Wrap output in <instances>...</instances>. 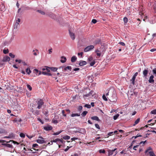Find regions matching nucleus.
Segmentation results:
<instances>
[{
  "instance_id": "nucleus-55",
  "label": "nucleus",
  "mask_w": 156,
  "mask_h": 156,
  "mask_svg": "<svg viewBox=\"0 0 156 156\" xmlns=\"http://www.w3.org/2000/svg\"><path fill=\"white\" fill-rule=\"evenodd\" d=\"M62 114L64 116L66 117V114L65 113V111L64 110H62Z\"/></svg>"
},
{
  "instance_id": "nucleus-19",
  "label": "nucleus",
  "mask_w": 156,
  "mask_h": 156,
  "mask_svg": "<svg viewBox=\"0 0 156 156\" xmlns=\"http://www.w3.org/2000/svg\"><path fill=\"white\" fill-rule=\"evenodd\" d=\"M94 43L96 44H101V40L100 39H98L94 41Z\"/></svg>"
},
{
  "instance_id": "nucleus-60",
  "label": "nucleus",
  "mask_w": 156,
  "mask_h": 156,
  "mask_svg": "<svg viewBox=\"0 0 156 156\" xmlns=\"http://www.w3.org/2000/svg\"><path fill=\"white\" fill-rule=\"evenodd\" d=\"M119 44L122 46H124L125 45V44L122 42H120Z\"/></svg>"
},
{
  "instance_id": "nucleus-3",
  "label": "nucleus",
  "mask_w": 156,
  "mask_h": 156,
  "mask_svg": "<svg viewBox=\"0 0 156 156\" xmlns=\"http://www.w3.org/2000/svg\"><path fill=\"white\" fill-rule=\"evenodd\" d=\"M94 47L93 45H91L87 47L84 49V51L85 52H87L93 49Z\"/></svg>"
},
{
  "instance_id": "nucleus-49",
  "label": "nucleus",
  "mask_w": 156,
  "mask_h": 156,
  "mask_svg": "<svg viewBox=\"0 0 156 156\" xmlns=\"http://www.w3.org/2000/svg\"><path fill=\"white\" fill-rule=\"evenodd\" d=\"M95 64V62L94 61H93L91 62L90 63V66H93L94 64Z\"/></svg>"
},
{
  "instance_id": "nucleus-56",
  "label": "nucleus",
  "mask_w": 156,
  "mask_h": 156,
  "mask_svg": "<svg viewBox=\"0 0 156 156\" xmlns=\"http://www.w3.org/2000/svg\"><path fill=\"white\" fill-rule=\"evenodd\" d=\"M152 148L151 147H149L147 148V150H146V152H148L149 151L151 150Z\"/></svg>"
},
{
  "instance_id": "nucleus-17",
  "label": "nucleus",
  "mask_w": 156,
  "mask_h": 156,
  "mask_svg": "<svg viewBox=\"0 0 156 156\" xmlns=\"http://www.w3.org/2000/svg\"><path fill=\"white\" fill-rule=\"evenodd\" d=\"M37 142L39 144H42L45 142L44 140H43L38 139L36 140Z\"/></svg>"
},
{
  "instance_id": "nucleus-43",
  "label": "nucleus",
  "mask_w": 156,
  "mask_h": 156,
  "mask_svg": "<svg viewBox=\"0 0 156 156\" xmlns=\"http://www.w3.org/2000/svg\"><path fill=\"white\" fill-rule=\"evenodd\" d=\"M58 141L60 142V143H59L60 144H64L65 142V141L64 140H63L62 139H60V140H59Z\"/></svg>"
},
{
  "instance_id": "nucleus-24",
  "label": "nucleus",
  "mask_w": 156,
  "mask_h": 156,
  "mask_svg": "<svg viewBox=\"0 0 156 156\" xmlns=\"http://www.w3.org/2000/svg\"><path fill=\"white\" fill-rule=\"evenodd\" d=\"M98 152L100 154H105L106 153V151L104 149H100L98 151Z\"/></svg>"
},
{
  "instance_id": "nucleus-11",
  "label": "nucleus",
  "mask_w": 156,
  "mask_h": 156,
  "mask_svg": "<svg viewBox=\"0 0 156 156\" xmlns=\"http://www.w3.org/2000/svg\"><path fill=\"white\" fill-rule=\"evenodd\" d=\"M148 73V70L147 69H145L143 71V75H144V77L146 78L147 75Z\"/></svg>"
},
{
  "instance_id": "nucleus-31",
  "label": "nucleus",
  "mask_w": 156,
  "mask_h": 156,
  "mask_svg": "<svg viewBox=\"0 0 156 156\" xmlns=\"http://www.w3.org/2000/svg\"><path fill=\"white\" fill-rule=\"evenodd\" d=\"M44 115L46 117H47L48 115V112L47 110L44 111L43 112Z\"/></svg>"
},
{
  "instance_id": "nucleus-4",
  "label": "nucleus",
  "mask_w": 156,
  "mask_h": 156,
  "mask_svg": "<svg viewBox=\"0 0 156 156\" xmlns=\"http://www.w3.org/2000/svg\"><path fill=\"white\" fill-rule=\"evenodd\" d=\"M44 129L46 131H49L52 129V127L51 126L48 125L47 126H44Z\"/></svg>"
},
{
  "instance_id": "nucleus-20",
  "label": "nucleus",
  "mask_w": 156,
  "mask_h": 156,
  "mask_svg": "<svg viewBox=\"0 0 156 156\" xmlns=\"http://www.w3.org/2000/svg\"><path fill=\"white\" fill-rule=\"evenodd\" d=\"M77 59V58L75 56H73L71 58V61L72 62H75Z\"/></svg>"
},
{
  "instance_id": "nucleus-48",
  "label": "nucleus",
  "mask_w": 156,
  "mask_h": 156,
  "mask_svg": "<svg viewBox=\"0 0 156 156\" xmlns=\"http://www.w3.org/2000/svg\"><path fill=\"white\" fill-rule=\"evenodd\" d=\"M20 135L21 137L23 138H24L25 137V135L24 133H21Z\"/></svg>"
},
{
  "instance_id": "nucleus-5",
  "label": "nucleus",
  "mask_w": 156,
  "mask_h": 156,
  "mask_svg": "<svg viewBox=\"0 0 156 156\" xmlns=\"http://www.w3.org/2000/svg\"><path fill=\"white\" fill-rule=\"evenodd\" d=\"M154 76L152 75H151L150 77L149 80H148L149 82L150 83L153 84L154 83Z\"/></svg>"
},
{
  "instance_id": "nucleus-59",
  "label": "nucleus",
  "mask_w": 156,
  "mask_h": 156,
  "mask_svg": "<svg viewBox=\"0 0 156 156\" xmlns=\"http://www.w3.org/2000/svg\"><path fill=\"white\" fill-rule=\"evenodd\" d=\"M38 146V145L37 144H33L32 147H37Z\"/></svg>"
},
{
  "instance_id": "nucleus-27",
  "label": "nucleus",
  "mask_w": 156,
  "mask_h": 156,
  "mask_svg": "<svg viewBox=\"0 0 156 156\" xmlns=\"http://www.w3.org/2000/svg\"><path fill=\"white\" fill-rule=\"evenodd\" d=\"M26 71L29 75L31 72V71L29 68H27L26 69Z\"/></svg>"
},
{
  "instance_id": "nucleus-63",
  "label": "nucleus",
  "mask_w": 156,
  "mask_h": 156,
  "mask_svg": "<svg viewBox=\"0 0 156 156\" xmlns=\"http://www.w3.org/2000/svg\"><path fill=\"white\" fill-rule=\"evenodd\" d=\"M88 60L89 61H91L93 60V58L92 57H90L88 58Z\"/></svg>"
},
{
  "instance_id": "nucleus-53",
  "label": "nucleus",
  "mask_w": 156,
  "mask_h": 156,
  "mask_svg": "<svg viewBox=\"0 0 156 156\" xmlns=\"http://www.w3.org/2000/svg\"><path fill=\"white\" fill-rule=\"evenodd\" d=\"M39 71L38 69H35L33 70L34 72L36 74H37Z\"/></svg>"
},
{
  "instance_id": "nucleus-38",
  "label": "nucleus",
  "mask_w": 156,
  "mask_h": 156,
  "mask_svg": "<svg viewBox=\"0 0 156 156\" xmlns=\"http://www.w3.org/2000/svg\"><path fill=\"white\" fill-rule=\"evenodd\" d=\"M123 21L125 23H126L128 22V19L126 17H125L123 18Z\"/></svg>"
},
{
  "instance_id": "nucleus-42",
  "label": "nucleus",
  "mask_w": 156,
  "mask_h": 156,
  "mask_svg": "<svg viewBox=\"0 0 156 156\" xmlns=\"http://www.w3.org/2000/svg\"><path fill=\"white\" fill-rule=\"evenodd\" d=\"M37 11L39 13H40L42 15H44L45 14L44 12L41 10H37Z\"/></svg>"
},
{
  "instance_id": "nucleus-39",
  "label": "nucleus",
  "mask_w": 156,
  "mask_h": 156,
  "mask_svg": "<svg viewBox=\"0 0 156 156\" xmlns=\"http://www.w3.org/2000/svg\"><path fill=\"white\" fill-rule=\"evenodd\" d=\"M103 99L105 101H107L108 100L107 98L106 97L105 95L103 94L102 97Z\"/></svg>"
},
{
  "instance_id": "nucleus-7",
  "label": "nucleus",
  "mask_w": 156,
  "mask_h": 156,
  "mask_svg": "<svg viewBox=\"0 0 156 156\" xmlns=\"http://www.w3.org/2000/svg\"><path fill=\"white\" fill-rule=\"evenodd\" d=\"M10 60V58L8 56H5L3 57L2 61L3 62H9Z\"/></svg>"
},
{
  "instance_id": "nucleus-23",
  "label": "nucleus",
  "mask_w": 156,
  "mask_h": 156,
  "mask_svg": "<svg viewBox=\"0 0 156 156\" xmlns=\"http://www.w3.org/2000/svg\"><path fill=\"white\" fill-rule=\"evenodd\" d=\"M140 118H138L135 122L134 124H133V126H135L137 124L140 122Z\"/></svg>"
},
{
  "instance_id": "nucleus-44",
  "label": "nucleus",
  "mask_w": 156,
  "mask_h": 156,
  "mask_svg": "<svg viewBox=\"0 0 156 156\" xmlns=\"http://www.w3.org/2000/svg\"><path fill=\"white\" fill-rule=\"evenodd\" d=\"M9 50L8 49H4L3 50V52L5 54H6L9 52Z\"/></svg>"
},
{
  "instance_id": "nucleus-50",
  "label": "nucleus",
  "mask_w": 156,
  "mask_h": 156,
  "mask_svg": "<svg viewBox=\"0 0 156 156\" xmlns=\"http://www.w3.org/2000/svg\"><path fill=\"white\" fill-rule=\"evenodd\" d=\"M24 7L25 8L24 9H27V10H29L31 8L29 7H24L23 6H21V8H23Z\"/></svg>"
},
{
  "instance_id": "nucleus-45",
  "label": "nucleus",
  "mask_w": 156,
  "mask_h": 156,
  "mask_svg": "<svg viewBox=\"0 0 156 156\" xmlns=\"http://www.w3.org/2000/svg\"><path fill=\"white\" fill-rule=\"evenodd\" d=\"M9 56L12 58H14L15 57V55L11 53H9Z\"/></svg>"
},
{
  "instance_id": "nucleus-37",
  "label": "nucleus",
  "mask_w": 156,
  "mask_h": 156,
  "mask_svg": "<svg viewBox=\"0 0 156 156\" xmlns=\"http://www.w3.org/2000/svg\"><path fill=\"white\" fill-rule=\"evenodd\" d=\"M84 107L86 108H90L91 107V105H90L86 104L84 105Z\"/></svg>"
},
{
  "instance_id": "nucleus-22",
  "label": "nucleus",
  "mask_w": 156,
  "mask_h": 156,
  "mask_svg": "<svg viewBox=\"0 0 156 156\" xmlns=\"http://www.w3.org/2000/svg\"><path fill=\"white\" fill-rule=\"evenodd\" d=\"M50 68V69L53 72H55L58 69V68L57 67H50V68Z\"/></svg>"
},
{
  "instance_id": "nucleus-51",
  "label": "nucleus",
  "mask_w": 156,
  "mask_h": 156,
  "mask_svg": "<svg viewBox=\"0 0 156 156\" xmlns=\"http://www.w3.org/2000/svg\"><path fill=\"white\" fill-rule=\"evenodd\" d=\"M37 120L38 121H39L41 123V124H43L44 123V122L40 118H38Z\"/></svg>"
},
{
  "instance_id": "nucleus-41",
  "label": "nucleus",
  "mask_w": 156,
  "mask_h": 156,
  "mask_svg": "<svg viewBox=\"0 0 156 156\" xmlns=\"http://www.w3.org/2000/svg\"><path fill=\"white\" fill-rule=\"evenodd\" d=\"M150 113L152 114H156V109L151 111Z\"/></svg>"
},
{
  "instance_id": "nucleus-25",
  "label": "nucleus",
  "mask_w": 156,
  "mask_h": 156,
  "mask_svg": "<svg viewBox=\"0 0 156 156\" xmlns=\"http://www.w3.org/2000/svg\"><path fill=\"white\" fill-rule=\"evenodd\" d=\"M63 138L65 140H68L70 138V136L66 135L63 137Z\"/></svg>"
},
{
  "instance_id": "nucleus-2",
  "label": "nucleus",
  "mask_w": 156,
  "mask_h": 156,
  "mask_svg": "<svg viewBox=\"0 0 156 156\" xmlns=\"http://www.w3.org/2000/svg\"><path fill=\"white\" fill-rule=\"evenodd\" d=\"M37 103L38 105L37 108L38 109H40L41 108L42 106L44 105V102L42 100L40 99L38 101Z\"/></svg>"
},
{
  "instance_id": "nucleus-30",
  "label": "nucleus",
  "mask_w": 156,
  "mask_h": 156,
  "mask_svg": "<svg viewBox=\"0 0 156 156\" xmlns=\"http://www.w3.org/2000/svg\"><path fill=\"white\" fill-rule=\"evenodd\" d=\"M80 115V114L78 113H73L71 114V116L72 117H73L76 116H79Z\"/></svg>"
},
{
  "instance_id": "nucleus-10",
  "label": "nucleus",
  "mask_w": 156,
  "mask_h": 156,
  "mask_svg": "<svg viewBox=\"0 0 156 156\" xmlns=\"http://www.w3.org/2000/svg\"><path fill=\"white\" fill-rule=\"evenodd\" d=\"M2 145L8 147L12 148L13 147L12 144H9L2 143Z\"/></svg>"
},
{
  "instance_id": "nucleus-57",
  "label": "nucleus",
  "mask_w": 156,
  "mask_h": 156,
  "mask_svg": "<svg viewBox=\"0 0 156 156\" xmlns=\"http://www.w3.org/2000/svg\"><path fill=\"white\" fill-rule=\"evenodd\" d=\"M97 22V20L95 19H93L92 20V22L94 24L96 23Z\"/></svg>"
},
{
  "instance_id": "nucleus-34",
  "label": "nucleus",
  "mask_w": 156,
  "mask_h": 156,
  "mask_svg": "<svg viewBox=\"0 0 156 156\" xmlns=\"http://www.w3.org/2000/svg\"><path fill=\"white\" fill-rule=\"evenodd\" d=\"M62 131H59V132H56V133H54L53 134V135H58L59 134H60L62 132Z\"/></svg>"
},
{
  "instance_id": "nucleus-16",
  "label": "nucleus",
  "mask_w": 156,
  "mask_h": 156,
  "mask_svg": "<svg viewBox=\"0 0 156 156\" xmlns=\"http://www.w3.org/2000/svg\"><path fill=\"white\" fill-rule=\"evenodd\" d=\"M69 35L71 39L73 40H74L75 39V36L74 34L73 33L71 32L70 30H69Z\"/></svg>"
},
{
  "instance_id": "nucleus-46",
  "label": "nucleus",
  "mask_w": 156,
  "mask_h": 156,
  "mask_svg": "<svg viewBox=\"0 0 156 156\" xmlns=\"http://www.w3.org/2000/svg\"><path fill=\"white\" fill-rule=\"evenodd\" d=\"M19 25V23H16L14 25V29H17L18 25Z\"/></svg>"
},
{
  "instance_id": "nucleus-52",
  "label": "nucleus",
  "mask_w": 156,
  "mask_h": 156,
  "mask_svg": "<svg viewBox=\"0 0 156 156\" xmlns=\"http://www.w3.org/2000/svg\"><path fill=\"white\" fill-rule=\"evenodd\" d=\"M152 72L154 74H155V76H156V68H154L152 70Z\"/></svg>"
},
{
  "instance_id": "nucleus-21",
  "label": "nucleus",
  "mask_w": 156,
  "mask_h": 156,
  "mask_svg": "<svg viewBox=\"0 0 156 156\" xmlns=\"http://www.w3.org/2000/svg\"><path fill=\"white\" fill-rule=\"evenodd\" d=\"M49 67H46V68H43L42 70L43 71L46 70L47 71V72L48 73H51L50 72V69L49 68Z\"/></svg>"
},
{
  "instance_id": "nucleus-29",
  "label": "nucleus",
  "mask_w": 156,
  "mask_h": 156,
  "mask_svg": "<svg viewBox=\"0 0 156 156\" xmlns=\"http://www.w3.org/2000/svg\"><path fill=\"white\" fill-rule=\"evenodd\" d=\"M87 113L88 112L87 111H84L81 113V115L83 117H85Z\"/></svg>"
},
{
  "instance_id": "nucleus-40",
  "label": "nucleus",
  "mask_w": 156,
  "mask_h": 156,
  "mask_svg": "<svg viewBox=\"0 0 156 156\" xmlns=\"http://www.w3.org/2000/svg\"><path fill=\"white\" fill-rule=\"evenodd\" d=\"M83 108V107L81 106H80L78 107V110L80 112H81V111Z\"/></svg>"
},
{
  "instance_id": "nucleus-28",
  "label": "nucleus",
  "mask_w": 156,
  "mask_h": 156,
  "mask_svg": "<svg viewBox=\"0 0 156 156\" xmlns=\"http://www.w3.org/2000/svg\"><path fill=\"white\" fill-rule=\"evenodd\" d=\"M5 132V131L4 129L0 127V134L4 133Z\"/></svg>"
},
{
  "instance_id": "nucleus-13",
  "label": "nucleus",
  "mask_w": 156,
  "mask_h": 156,
  "mask_svg": "<svg viewBox=\"0 0 156 156\" xmlns=\"http://www.w3.org/2000/svg\"><path fill=\"white\" fill-rule=\"evenodd\" d=\"M44 71H43L42 72V74L45 75H47V76H51L52 75V74L51 73H48L47 72V71L46 70H44Z\"/></svg>"
},
{
  "instance_id": "nucleus-58",
  "label": "nucleus",
  "mask_w": 156,
  "mask_h": 156,
  "mask_svg": "<svg viewBox=\"0 0 156 156\" xmlns=\"http://www.w3.org/2000/svg\"><path fill=\"white\" fill-rule=\"evenodd\" d=\"M95 127L98 129H100V127L99 126V125L97 124H96L95 125Z\"/></svg>"
},
{
  "instance_id": "nucleus-54",
  "label": "nucleus",
  "mask_w": 156,
  "mask_h": 156,
  "mask_svg": "<svg viewBox=\"0 0 156 156\" xmlns=\"http://www.w3.org/2000/svg\"><path fill=\"white\" fill-rule=\"evenodd\" d=\"M52 123L55 124H57L58 123V121L56 120H53Z\"/></svg>"
},
{
  "instance_id": "nucleus-32",
  "label": "nucleus",
  "mask_w": 156,
  "mask_h": 156,
  "mask_svg": "<svg viewBox=\"0 0 156 156\" xmlns=\"http://www.w3.org/2000/svg\"><path fill=\"white\" fill-rule=\"evenodd\" d=\"M119 115L118 114H117L116 115H114L113 117V119L114 120H116L117 119L118 117L119 116Z\"/></svg>"
},
{
  "instance_id": "nucleus-12",
  "label": "nucleus",
  "mask_w": 156,
  "mask_h": 156,
  "mask_svg": "<svg viewBox=\"0 0 156 156\" xmlns=\"http://www.w3.org/2000/svg\"><path fill=\"white\" fill-rule=\"evenodd\" d=\"M15 134H14L13 133H11L9 134L8 136V138L11 139H13L15 138Z\"/></svg>"
},
{
  "instance_id": "nucleus-33",
  "label": "nucleus",
  "mask_w": 156,
  "mask_h": 156,
  "mask_svg": "<svg viewBox=\"0 0 156 156\" xmlns=\"http://www.w3.org/2000/svg\"><path fill=\"white\" fill-rule=\"evenodd\" d=\"M10 141H10L9 142H7L6 140H0V142L1 143H3L4 142L9 143L10 142ZM12 141L13 142H14L13 141Z\"/></svg>"
},
{
  "instance_id": "nucleus-8",
  "label": "nucleus",
  "mask_w": 156,
  "mask_h": 156,
  "mask_svg": "<svg viewBox=\"0 0 156 156\" xmlns=\"http://www.w3.org/2000/svg\"><path fill=\"white\" fill-rule=\"evenodd\" d=\"M87 64V62L85 61L80 60V61L79 65L81 66H83Z\"/></svg>"
},
{
  "instance_id": "nucleus-36",
  "label": "nucleus",
  "mask_w": 156,
  "mask_h": 156,
  "mask_svg": "<svg viewBox=\"0 0 156 156\" xmlns=\"http://www.w3.org/2000/svg\"><path fill=\"white\" fill-rule=\"evenodd\" d=\"M50 16L51 18L54 19H55L56 18L55 15L53 14H51L50 15Z\"/></svg>"
},
{
  "instance_id": "nucleus-64",
  "label": "nucleus",
  "mask_w": 156,
  "mask_h": 156,
  "mask_svg": "<svg viewBox=\"0 0 156 156\" xmlns=\"http://www.w3.org/2000/svg\"><path fill=\"white\" fill-rule=\"evenodd\" d=\"M135 80H132V79H131L130 80V81L132 82V83L133 85L135 84Z\"/></svg>"
},
{
  "instance_id": "nucleus-61",
  "label": "nucleus",
  "mask_w": 156,
  "mask_h": 156,
  "mask_svg": "<svg viewBox=\"0 0 156 156\" xmlns=\"http://www.w3.org/2000/svg\"><path fill=\"white\" fill-rule=\"evenodd\" d=\"M139 146V145H136V146H134L133 147V149L136 151V148Z\"/></svg>"
},
{
  "instance_id": "nucleus-35",
  "label": "nucleus",
  "mask_w": 156,
  "mask_h": 156,
  "mask_svg": "<svg viewBox=\"0 0 156 156\" xmlns=\"http://www.w3.org/2000/svg\"><path fill=\"white\" fill-rule=\"evenodd\" d=\"M150 155L151 156H155L154 153L152 151H150L149 152Z\"/></svg>"
},
{
  "instance_id": "nucleus-47",
  "label": "nucleus",
  "mask_w": 156,
  "mask_h": 156,
  "mask_svg": "<svg viewBox=\"0 0 156 156\" xmlns=\"http://www.w3.org/2000/svg\"><path fill=\"white\" fill-rule=\"evenodd\" d=\"M27 88L28 89L30 90H31L32 89V88L29 85V84H27Z\"/></svg>"
},
{
  "instance_id": "nucleus-1",
  "label": "nucleus",
  "mask_w": 156,
  "mask_h": 156,
  "mask_svg": "<svg viewBox=\"0 0 156 156\" xmlns=\"http://www.w3.org/2000/svg\"><path fill=\"white\" fill-rule=\"evenodd\" d=\"M58 69H62V71L63 72H66L67 70H69L70 71L72 69V67L71 66H60L58 68Z\"/></svg>"
},
{
  "instance_id": "nucleus-9",
  "label": "nucleus",
  "mask_w": 156,
  "mask_h": 156,
  "mask_svg": "<svg viewBox=\"0 0 156 156\" xmlns=\"http://www.w3.org/2000/svg\"><path fill=\"white\" fill-rule=\"evenodd\" d=\"M117 149L116 148H115L114 150H109L108 151V156H110L112 155L113 154L114 152Z\"/></svg>"
},
{
  "instance_id": "nucleus-15",
  "label": "nucleus",
  "mask_w": 156,
  "mask_h": 156,
  "mask_svg": "<svg viewBox=\"0 0 156 156\" xmlns=\"http://www.w3.org/2000/svg\"><path fill=\"white\" fill-rule=\"evenodd\" d=\"M86 131L84 129H81L79 130V133L83 134H86Z\"/></svg>"
},
{
  "instance_id": "nucleus-14",
  "label": "nucleus",
  "mask_w": 156,
  "mask_h": 156,
  "mask_svg": "<svg viewBox=\"0 0 156 156\" xmlns=\"http://www.w3.org/2000/svg\"><path fill=\"white\" fill-rule=\"evenodd\" d=\"M66 58L65 57L62 56L61 57V62L62 63H64L66 62Z\"/></svg>"
},
{
  "instance_id": "nucleus-18",
  "label": "nucleus",
  "mask_w": 156,
  "mask_h": 156,
  "mask_svg": "<svg viewBox=\"0 0 156 156\" xmlns=\"http://www.w3.org/2000/svg\"><path fill=\"white\" fill-rule=\"evenodd\" d=\"M91 119L92 120H96L98 121H100V120L99 119L98 117L97 116H92L91 117Z\"/></svg>"
},
{
  "instance_id": "nucleus-6",
  "label": "nucleus",
  "mask_w": 156,
  "mask_h": 156,
  "mask_svg": "<svg viewBox=\"0 0 156 156\" xmlns=\"http://www.w3.org/2000/svg\"><path fill=\"white\" fill-rule=\"evenodd\" d=\"M94 93V91L93 90H91L89 92V93L86 94L85 95H83V97L84 98H86L87 97H88L90 96L91 95H92V96H93V94Z\"/></svg>"
},
{
  "instance_id": "nucleus-26",
  "label": "nucleus",
  "mask_w": 156,
  "mask_h": 156,
  "mask_svg": "<svg viewBox=\"0 0 156 156\" xmlns=\"http://www.w3.org/2000/svg\"><path fill=\"white\" fill-rule=\"evenodd\" d=\"M60 140V139H58V138H57L55 140H53L52 141L53 143V142H54V143H56L57 144H60V143H58V141Z\"/></svg>"
},
{
  "instance_id": "nucleus-62",
  "label": "nucleus",
  "mask_w": 156,
  "mask_h": 156,
  "mask_svg": "<svg viewBox=\"0 0 156 156\" xmlns=\"http://www.w3.org/2000/svg\"><path fill=\"white\" fill-rule=\"evenodd\" d=\"M83 52H81L80 53H78V56L80 55L81 57H82L83 55Z\"/></svg>"
}]
</instances>
